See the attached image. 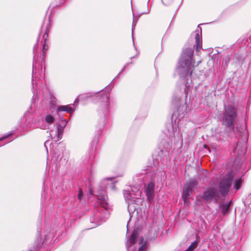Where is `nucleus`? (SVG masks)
I'll list each match as a JSON object with an SVG mask.
<instances>
[{
	"mask_svg": "<svg viewBox=\"0 0 251 251\" xmlns=\"http://www.w3.org/2000/svg\"><path fill=\"white\" fill-rule=\"evenodd\" d=\"M193 51L191 48H188L183 51L177 64L175 75L181 78H184L191 75L195 62L192 60Z\"/></svg>",
	"mask_w": 251,
	"mask_h": 251,
	"instance_id": "nucleus-1",
	"label": "nucleus"
},
{
	"mask_svg": "<svg viewBox=\"0 0 251 251\" xmlns=\"http://www.w3.org/2000/svg\"><path fill=\"white\" fill-rule=\"evenodd\" d=\"M125 200L127 203L128 210L130 216L131 221L132 218L136 217L138 215V211L137 209L136 203L139 202V197L141 196V192L138 191L135 195V197L129 192L126 191L124 193Z\"/></svg>",
	"mask_w": 251,
	"mask_h": 251,
	"instance_id": "nucleus-2",
	"label": "nucleus"
},
{
	"mask_svg": "<svg viewBox=\"0 0 251 251\" xmlns=\"http://www.w3.org/2000/svg\"><path fill=\"white\" fill-rule=\"evenodd\" d=\"M114 184L112 180L109 178H106L101 182L100 190L97 192L98 202L105 209H108L109 207L107 197L104 195L105 188L114 189Z\"/></svg>",
	"mask_w": 251,
	"mask_h": 251,
	"instance_id": "nucleus-3",
	"label": "nucleus"
},
{
	"mask_svg": "<svg viewBox=\"0 0 251 251\" xmlns=\"http://www.w3.org/2000/svg\"><path fill=\"white\" fill-rule=\"evenodd\" d=\"M236 119V111L235 108L231 106H227L226 107V110L223 117V124L227 126L233 124Z\"/></svg>",
	"mask_w": 251,
	"mask_h": 251,
	"instance_id": "nucleus-4",
	"label": "nucleus"
},
{
	"mask_svg": "<svg viewBox=\"0 0 251 251\" xmlns=\"http://www.w3.org/2000/svg\"><path fill=\"white\" fill-rule=\"evenodd\" d=\"M138 233L137 231H134L129 239L126 243V248L127 251H135L136 247L135 246V240L138 237Z\"/></svg>",
	"mask_w": 251,
	"mask_h": 251,
	"instance_id": "nucleus-5",
	"label": "nucleus"
},
{
	"mask_svg": "<svg viewBox=\"0 0 251 251\" xmlns=\"http://www.w3.org/2000/svg\"><path fill=\"white\" fill-rule=\"evenodd\" d=\"M154 185L153 183H150L145 190V192L147 197L148 200L151 201L154 196Z\"/></svg>",
	"mask_w": 251,
	"mask_h": 251,
	"instance_id": "nucleus-6",
	"label": "nucleus"
},
{
	"mask_svg": "<svg viewBox=\"0 0 251 251\" xmlns=\"http://www.w3.org/2000/svg\"><path fill=\"white\" fill-rule=\"evenodd\" d=\"M231 185V179L228 178L223 180L221 183L220 186V190L223 194H225L227 192L228 189Z\"/></svg>",
	"mask_w": 251,
	"mask_h": 251,
	"instance_id": "nucleus-7",
	"label": "nucleus"
},
{
	"mask_svg": "<svg viewBox=\"0 0 251 251\" xmlns=\"http://www.w3.org/2000/svg\"><path fill=\"white\" fill-rule=\"evenodd\" d=\"M216 194L217 192L215 189L209 188L204 193L203 199L205 201H210L215 197Z\"/></svg>",
	"mask_w": 251,
	"mask_h": 251,
	"instance_id": "nucleus-8",
	"label": "nucleus"
},
{
	"mask_svg": "<svg viewBox=\"0 0 251 251\" xmlns=\"http://www.w3.org/2000/svg\"><path fill=\"white\" fill-rule=\"evenodd\" d=\"M191 193V184L187 183L184 187L182 194V197L185 203L187 202V200L189 198L190 193Z\"/></svg>",
	"mask_w": 251,
	"mask_h": 251,
	"instance_id": "nucleus-9",
	"label": "nucleus"
},
{
	"mask_svg": "<svg viewBox=\"0 0 251 251\" xmlns=\"http://www.w3.org/2000/svg\"><path fill=\"white\" fill-rule=\"evenodd\" d=\"M195 40L196 43V50L197 51H199L201 47V30L199 31V30L196 31Z\"/></svg>",
	"mask_w": 251,
	"mask_h": 251,
	"instance_id": "nucleus-10",
	"label": "nucleus"
},
{
	"mask_svg": "<svg viewBox=\"0 0 251 251\" xmlns=\"http://www.w3.org/2000/svg\"><path fill=\"white\" fill-rule=\"evenodd\" d=\"M57 111V112L65 111L69 113H72L73 112L72 108L69 105L59 106Z\"/></svg>",
	"mask_w": 251,
	"mask_h": 251,
	"instance_id": "nucleus-11",
	"label": "nucleus"
},
{
	"mask_svg": "<svg viewBox=\"0 0 251 251\" xmlns=\"http://www.w3.org/2000/svg\"><path fill=\"white\" fill-rule=\"evenodd\" d=\"M230 205V202L223 203L220 206V210L223 215H225L228 211Z\"/></svg>",
	"mask_w": 251,
	"mask_h": 251,
	"instance_id": "nucleus-12",
	"label": "nucleus"
},
{
	"mask_svg": "<svg viewBox=\"0 0 251 251\" xmlns=\"http://www.w3.org/2000/svg\"><path fill=\"white\" fill-rule=\"evenodd\" d=\"M138 242L140 246L138 251H144L146 249V242L144 241L143 237H139Z\"/></svg>",
	"mask_w": 251,
	"mask_h": 251,
	"instance_id": "nucleus-13",
	"label": "nucleus"
},
{
	"mask_svg": "<svg viewBox=\"0 0 251 251\" xmlns=\"http://www.w3.org/2000/svg\"><path fill=\"white\" fill-rule=\"evenodd\" d=\"M173 127L174 129V136L175 137H177L179 135L180 129L178 127H177L176 125L175 124L173 125Z\"/></svg>",
	"mask_w": 251,
	"mask_h": 251,
	"instance_id": "nucleus-14",
	"label": "nucleus"
},
{
	"mask_svg": "<svg viewBox=\"0 0 251 251\" xmlns=\"http://www.w3.org/2000/svg\"><path fill=\"white\" fill-rule=\"evenodd\" d=\"M45 121L49 124L52 123L54 121V118L51 115H48L45 117Z\"/></svg>",
	"mask_w": 251,
	"mask_h": 251,
	"instance_id": "nucleus-15",
	"label": "nucleus"
},
{
	"mask_svg": "<svg viewBox=\"0 0 251 251\" xmlns=\"http://www.w3.org/2000/svg\"><path fill=\"white\" fill-rule=\"evenodd\" d=\"M197 247V243L194 242L185 251H192Z\"/></svg>",
	"mask_w": 251,
	"mask_h": 251,
	"instance_id": "nucleus-16",
	"label": "nucleus"
},
{
	"mask_svg": "<svg viewBox=\"0 0 251 251\" xmlns=\"http://www.w3.org/2000/svg\"><path fill=\"white\" fill-rule=\"evenodd\" d=\"M241 183H242V181L240 179H238L236 181L235 184V189L236 190H238L240 188Z\"/></svg>",
	"mask_w": 251,
	"mask_h": 251,
	"instance_id": "nucleus-17",
	"label": "nucleus"
},
{
	"mask_svg": "<svg viewBox=\"0 0 251 251\" xmlns=\"http://www.w3.org/2000/svg\"><path fill=\"white\" fill-rule=\"evenodd\" d=\"M57 133H58V140H59L61 138V134H62V131H61V129L58 128V130H57Z\"/></svg>",
	"mask_w": 251,
	"mask_h": 251,
	"instance_id": "nucleus-18",
	"label": "nucleus"
},
{
	"mask_svg": "<svg viewBox=\"0 0 251 251\" xmlns=\"http://www.w3.org/2000/svg\"><path fill=\"white\" fill-rule=\"evenodd\" d=\"M83 193L81 190H79V194L78 195V198L80 200L82 197Z\"/></svg>",
	"mask_w": 251,
	"mask_h": 251,
	"instance_id": "nucleus-19",
	"label": "nucleus"
},
{
	"mask_svg": "<svg viewBox=\"0 0 251 251\" xmlns=\"http://www.w3.org/2000/svg\"><path fill=\"white\" fill-rule=\"evenodd\" d=\"M61 121L63 123L64 126H65L67 124V121L63 118L61 120Z\"/></svg>",
	"mask_w": 251,
	"mask_h": 251,
	"instance_id": "nucleus-20",
	"label": "nucleus"
},
{
	"mask_svg": "<svg viewBox=\"0 0 251 251\" xmlns=\"http://www.w3.org/2000/svg\"><path fill=\"white\" fill-rule=\"evenodd\" d=\"M8 135L2 137V138H0V140H2L5 139L6 138H7L8 137Z\"/></svg>",
	"mask_w": 251,
	"mask_h": 251,
	"instance_id": "nucleus-21",
	"label": "nucleus"
},
{
	"mask_svg": "<svg viewBox=\"0 0 251 251\" xmlns=\"http://www.w3.org/2000/svg\"><path fill=\"white\" fill-rule=\"evenodd\" d=\"M43 50H47V48H46V45H45V44H44V45H43Z\"/></svg>",
	"mask_w": 251,
	"mask_h": 251,
	"instance_id": "nucleus-22",
	"label": "nucleus"
},
{
	"mask_svg": "<svg viewBox=\"0 0 251 251\" xmlns=\"http://www.w3.org/2000/svg\"><path fill=\"white\" fill-rule=\"evenodd\" d=\"M79 99H83V96H80L79 97Z\"/></svg>",
	"mask_w": 251,
	"mask_h": 251,
	"instance_id": "nucleus-23",
	"label": "nucleus"
},
{
	"mask_svg": "<svg viewBox=\"0 0 251 251\" xmlns=\"http://www.w3.org/2000/svg\"><path fill=\"white\" fill-rule=\"evenodd\" d=\"M203 147H204V148H207V146H206V145H203Z\"/></svg>",
	"mask_w": 251,
	"mask_h": 251,
	"instance_id": "nucleus-24",
	"label": "nucleus"
},
{
	"mask_svg": "<svg viewBox=\"0 0 251 251\" xmlns=\"http://www.w3.org/2000/svg\"><path fill=\"white\" fill-rule=\"evenodd\" d=\"M128 225H129V224H127V230H128V226H129Z\"/></svg>",
	"mask_w": 251,
	"mask_h": 251,
	"instance_id": "nucleus-25",
	"label": "nucleus"
},
{
	"mask_svg": "<svg viewBox=\"0 0 251 251\" xmlns=\"http://www.w3.org/2000/svg\"><path fill=\"white\" fill-rule=\"evenodd\" d=\"M134 20H133V24H134Z\"/></svg>",
	"mask_w": 251,
	"mask_h": 251,
	"instance_id": "nucleus-26",
	"label": "nucleus"
}]
</instances>
